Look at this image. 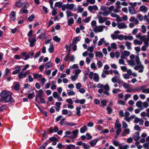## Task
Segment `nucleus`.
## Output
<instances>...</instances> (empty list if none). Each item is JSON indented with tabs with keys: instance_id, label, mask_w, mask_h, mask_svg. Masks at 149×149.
<instances>
[{
	"instance_id": "1",
	"label": "nucleus",
	"mask_w": 149,
	"mask_h": 149,
	"mask_svg": "<svg viewBox=\"0 0 149 149\" xmlns=\"http://www.w3.org/2000/svg\"><path fill=\"white\" fill-rule=\"evenodd\" d=\"M130 60L128 62L129 64L133 66H135L136 64H139L140 62L139 56H136L135 57V55L133 54H132L130 56Z\"/></svg>"
},
{
	"instance_id": "2",
	"label": "nucleus",
	"mask_w": 149,
	"mask_h": 149,
	"mask_svg": "<svg viewBox=\"0 0 149 149\" xmlns=\"http://www.w3.org/2000/svg\"><path fill=\"white\" fill-rule=\"evenodd\" d=\"M136 106L138 107L140 109L142 110L144 108H147L149 106L148 103L146 102H142L141 101H139L136 104Z\"/></svg>"
},
{
	"instance_id": "3",
	"label": "nucleus",
	"mask_w": 149,
	"mask_h": 149,
	"mask_svg": "<svg viewBox=\"0 0 149 149\" xmlns=\"http://www.w3.org/2000/svg\"><path fill=\"white\" fill-rule=\"evenodd\" d=\"M119 120L118 119H117L116 120L115 124V128L117 130V133L118 134L119 132H121V125L119 123Z\"/></svg>"
},
{
	"instance_id": "4",
	"label": "nucleus",
	"mask_w": 149,
	"mask_h": 149,
	"mask_svg": "<svg viewBox=\"0 0 149 149\" xmlns=\"http://www.w3.org/2000/svg\"><path fill=\"white\" fill-rule=\"evenodd\" d=\"M7 96L3 100L6 102H10L11 103L14 102V100L11 97V94L10 92L8 94H7Z\"/></svg>"
},
{
	"instance_id": "5",
	"label": "nucleus",
	"mask_w": 149,
	"mask_h": 149,
	"mask_svg": "<svg viewBox=\"0 0 149 149\" xmlns=\"http://www.w3.org/2000/svg\"><path fill=\"white\" fill-rule=\"evenodd\" d=\"M104 26H95L94 28L93 31L96 33L102 32L103 31Z\"/></svg>"
},
{
	"instance_id": "6",
	"label": "nucleus",
	"mask_w": 149,
	"mask_h": 149,
	"mask_svg": "<svg viewBox=\"0 0 149 149\" xmlns=\"http://www.w3.org/2000/svg\"><path fill=\"white\" fill-rule=\"evenodd\" d=\"M10 92L9 91H6L4 90L2 91L0 94V96L1 97L3 100V99L7 96V94H8Z\"/></svg>"
},
{
	"instance_id": "7",
	"label": "nucleus",
	"mask_w": 149,
	"mask_h": 149,
	"mask_svg": "<svg viewBox=\"0 0 149 149\" xmlns=\"http://www.w3.org/2000/svg\"><path fill=\"white\" fill-rule=\"evenodd\" d=\"M44 93V92L42 89H40L38 91V93L36 94L35 98V101L37 102V100L38 97L39 98L42 97V95Z\"/></svg>"
},
{
	"instance_id": "8",
	"label": "nucleus",
	"mask_w": 149,
	"mask_h": 149,
	"mask_svg": "<svg viewBox=\"0 0 149 149\" xmlns=\"http://www.w3.org/2000/svg\"><path fill=\"white\" fill-rule=\"evenodd\" d=\"M28 41L30 43V46L31 47H32L34 46V44L36 41V38H31L30 37L28 38Z\"/></svg>"
},
{
	"instance_id": "9",
	"label": "nucleus",
	"mask_w": 149,
	"mask_h": 149,
	"mask_svg": "<svg viewBox=\"0 0 149 149\" xmlns=\"http://www.w3.org/2000/svg\"><path fill=\"white\" fill-rule=\"evenodd\" d=\"M68 9L70 10H74V11L77 10L76 7L75 5L73 3L69 4L68 3Z\"/></svg>"
},
{
	"instance_id": "10",
	"label": "nucleus",
	"mask_w": 149,
	"mask_h": 149,
	"mask_svg": "<svg viewBox=\"0 0 149 149\" xmlns=\"http://www.w3.org/2000/svg\"><path fill=\"white\" fill-rule=\"evenodd\" d=\"M117 26L119 29H126L127 27V25L123 22L117 23Z\"/></svg>"
},
{
	"instance_id": "11",
	"label": "nucleus",
	"mask_w": 149,
	"mask_h": 149,
	"mask_svg": "<svg viewBox=\"0 0 149 149\" xmlns=\"http://www.w3.org/2000/svg\"><path fill=\"white\" fill-rule=\"evenodd\" d=\"M99 138H97L94 139L93 140H92L91 141L89 142V144H90V146L91 147H93L95 146L97 142L99 141L100 140Z\"/></svg>"
},
{
	"instance_id": "12",
	"label": "nucleus",
	"mask_w": 149,
	"mask_h": 149,
	"mask_svg": "<svg viewBox=\"0 0 149 149\" xmlns=\"http://www.w3.org/2000/svg\"><path fill=\"white\" fill-rule=\"evenodd\" d=\"M16 13L14 11H12L11 12L10 15V21L12 22L14 21L15 19Z\"/></svg>"
},
{
	"instance_id": "13",
	"label": "nucleus",
	"mask_w": 149,
	"mask_h": 149,
	"mask_svg": "<svg viewBox=\"0 0 149 149\" xmlns=\"http://www.w3.org/2000/svg\"><path fill=\"white\" fill-rule=\"evenodd\" d=\"M103 85L101 84L100 83L98 84L97 86V87L98 88H100L98 90V92L100 94H102L103 92Z\"/></svg>"
},
{
	"instance_id": "14",
	"label": "nucleus",
	"mask_w": 149,
	"mask_h": 149,
	"mask_svg": "<svg viewBox=\"0 0 149 149\" xmlns=\"http://www.w3.org/2000/svg\"><path fill=\"white\" fill-rule=\"evenodd\" d=\"M78 132L79 130L78 129H76L71 132V138L74 139L77 137Z\"/></svg>"
},
{
	"instance_id": "15",
	"label": "nucleus",
	"mask_w": 149,
	"mask_h": 149,
	"mask_svg": "<svg viewBox=\"0 0 149 149\" xmlns=\"http://www.w3.org/2000/svg\"><path fill=\"white\" fill-rule=\"evenodd\" d=\"M88 9L90 12H92L93 10H98V8L95 5H93V6H88Z\"/></svg>"
},
{
	"instance_id": "16",
	"label": "nucleus",
	"mask_w": 149,
	"mask_h": 149,
	"mask_svg": "<svg viewBox=\"0 0 149 149\" xmlns=\"http://www.w3.org/2000/svg\"><path fill=\"white\" fill-rule=\"evenodd\" d=\"M146 87L145 86H142L140 87V89L142 90V92L143 93H149V88H144Z\"/></svg>"
},
{
	"instance_id": "17",
	"label": "nucleus",
	"mask_w": 149,
	"mask_h": 149,
	"mask_svg": "<svg viewBox=\"0 0 149 149\" xmlns=\"http://www.w3.org/2000/svg\"><path fill=\"white\" fill-rule=\"evenodd\" d=\"M120 33L119 31H116L114 32L113 34H112L111 35V37L113 40L117 39L118 34Z\"/></svg>"
},
{
	"instance_id": "18",
	"label": "nucleus",
	"mask_w": 149,
	"mask_h": 149,
	"mask_svg": "<svg viewBox=\"0 0 149 149\" xmlns=\"http://www.w3.org/2000/svg\"><path fill=\"white\" fill-rule=\"evenodd\" d=\"M125 129L122 134V136H125L126 134H129L130 133V130L129 129L126 128Z\"/></svg>"
},
{
	"instance_id": "19",
	"label": "nucleus",
	"mask_w": 149,
	"mask_h": 149,
	"mask_svg": "<svg viewBox=\"0 0 149 149\" xmlns=\"http://www.w3.org/2000/svg\"><path fill=\"white\" fill-rule=\"evenodd\" d=\"M140 10L144 13H145L148 11L147 8L144 5L141 6L139 8Z\"/></svg>"
},
{
	"instance_id": "20",
	"label": "nucleus",
	"mask_w": 149,
	"mask_h": 149,
	"mask_svg": "<svg viewBox=\"0 0 149 149\" xmlns=\"http://www.w3.org/2000/svg\"><path fill=\"white\" fill-rule=\"evenodd\" d=\"M129 11L130 14L134 15L136 13V11L132 6H129Z\"/></svg>"
},
{
	"instance_id": "21",
	"label": "nucleus",
	"mask_w": 149,
	"mask_h": 149,
	"mask_svg": "<svg viewBox=\"0 0 149 149\" xmlns=\"http://www.w3.org/2000/svg\"><path fill=\"white\" fill-rule=\"evenodd\" d=\"M98 18L99 19V22L101 24L104 23L107 20L106 18L100 16L98 17Z\"/></svg>"
},
{
	"instance_id": "22",
	"label": "nucleus",
	"mask_w": 149,
	"mask_h": 149,
	"mask_svg": "<svg viewBox=\"0 0 149 149\" xmlns=\"http://www.w3.org/2000/svg\"><path fill=\"white\" fill-rule=\"evenodd\" d=\"M86 102V100L84 99L79 100L77 99L75 100V102L76 103H80L81 104H83Z\"/></svg>"
},
{
	"instance_id": "23",
	"label": "nucleus",
	"mask_w": 149,
	"mask_h": 149,
	"mask_svg": "<svg viewBox=\"0 0 149 149\" xmlns=\"http://www.w3.org/2000/svg\"><path fill=\"white\" fill-rule=\"evenodd\" d=\"M15 70L13 71L12 72L13 74H15L18 73H19L21 69V68L19 67H16L15 68Z\"/></svg>"
},
{
	"instance_id": "24",
	"label": "nucleus",
	"mask_w": 149,
	"mask_h": 149,
	"mask_svg": "<svg viewBox=\"0 0 149 149\" xmlns=\"http://www.w3.org/2000/svg\"><path fill=\"white\" fill-rule=\"evenodd\" d=\"M88 128L86 125H84L80 129V132L81 133H84L87 131Z\"/></svg>"
},
{
	"instance_id": "25",
	"label": "nucleus",
	"mask_w": 149,
	"mask_h": 149,
	"mask_svg": "<svg viewBox=\"0 0 149 149\" xmlns=\"http://www.w3.org/2000/svg\"><path fill=\"white\" fill-rule=\"evenodd\" d=\"M67 18H68L69 17H72L73 16V14L69 10H67L66 12Z\"/></svg>"
},
{
	"instance_id": "26",
	"label": "nucleus",
	"mask_w": 149,
	"mask_h": 149,
	"mask_svg": "<svg viewBox=\"0 0 149 149\" xmlns=\"http://www.w3.org/2000/svg\"><path fill=\"white\" fill-rule=\"evenodd\" d=\"M93 79L95 82H98L99 81V76L96 73L94 74L93 76Z\"/></svg>"
},
{
	"instance_id": "27",
	"label": "nucleus",
	"mask_w": 149,
	"mask_h": 149,
	"mask_svg": "<svg viewBox=\"0 0 149 149\" xmlns=\"http://www.w3.org/2000/svg\"><path fill=\"white\" fill-rule=\"evenodd\" d=\"M50 45L49 48L48 49V51L49 53H52L54 50V48L53 47V44L52 43L50 42Z\"/></svg>"
},
{
	"instance_id": "28",
	"label": "nucleus",
	"mask_w": 149,
	"mask_h": 149,
	"mask_svg": "<svg viewBox=\"0 0 149 149\" xmlns=\"http://www.w3.org/2000/svg\"><path fill=\"white\" fill-rule=\"evenodd\" d=\"M68 21V25H71L73 24L74 22V20L72 17H70L69 19H67Z\"/></svg>"
},
{
	"instance_id": "29",
	"label": "nucleus",
	"mask_w": 149,
	"mask_h": 149,
	"mask_svg": "<svg viewBox=\"0 0 149 149\" xmlns=\"http://www.w3.org/2000/svg\"><path fill=\"white\" fill-rule=\"evenodd\" d=\"M112 143L113 144L116 146H118L119 148V146H120L121 144H123V143L120 144L118 141L115 140H113L112 141Z\"/></svg>"
},
{
	"instance_id": "30",
	"label": "nucleus",
	"mask_w": 149,
	"mask_h": 149,
	"mask_svg": "<svg viewBox=\"0 0 149 149\" xmlns=\"http://www.w3.org/2000/svg\"><path fill=\"white\" fill-rule=\"evenodd\" d=\"M52 65V63L51 61H49L46 63L45 65V68L47 69L50 68Z\"/></svg>"
},
{
	"instance_id": "31",
	"label": "nucleus",
	"mask_w": 149,
	"mask_h": 149,
	"mask_svg": "<svg viewBox=\"0 0 149 149\" xmlns=\"http://www.w3.org/2000/svg\"><path fill=\"white\" fill-rule=\"evenodd\" d=\"M34 78V79H36L38 78H41L42 77V75L41 74H39L38 73L37 74H33Z\"/></svg>"
},
{
	"instance_id": "32",
	"label": "nucleus",
	"mask_w": 149,
	"mask_h": 149,
	"mask_svg": "<svg viewBox=\"0 0 149 149\" xmlns=\"http://www.w3.org/2000/svg\"><path fill=\"white\" fill-rule=\"evenodd\" d=\"M23 72H22V71L21 72H19L18 74V78L19 79H22L26 77L23 74Z\"/></svg>"
},
{
	"instance_id": "33",
	"label": "nucleus",
	"mask_w": 149,
	"mask_h": 149,
	"mask_svg": "<svg viewBox=\"0 0 149 149\" xmlns=\"http://www.w3.org/2000/svg\"><path fill=\"white\" fill-rule=\"evenodd\" d=\"M108 101L107 99H103L101 101V102L103 107H104L107 105V102Z\"/></svg>"
},
{
	"instance_id": "34",
	"label": "nucleus",
	"mask_w": 149,
	"mask_h": 149,
	"mask_svg": "<svg viewBox=\"0 0 149 149\" xmlns=\"http://www.w3.org/2000/svg\"><path fill=\"white\" fill-rule=\"evenodd\" d=\"M95 56L96 57H102L103 56V55L102 52L100 51L96 52L95 53Z\"/></svg>"
},
{
	"instance_id": "35",
	"label": "nucleus",
	"mask_w": 149,
	"mask_h": 149,
	"mask_svg": "<svg viewBox=\"0 0 149 149\" xmlns=\"http://www.w3.org/2000/svg\"><path fill=\"white\" fill-rule=\"evenodd\" d=\"M131 43L130 42L127 41L125 42V45L127 46L128 49H131Z\"/></svg>"
},
{
	"instance_id": "36",
	"label": "nucleus",
	"mask_w": 149,
	"mask_h": 149,
	"mask_svg": "<svg viewBox=\"0 0 149 149\" xmlns=\"http://www.w3.org/2000/svg\"><path fill=\"white\" fill-rule=\"evenodd\" d=\"M118 77L117 76H115L114 77H112L111 79L112 82L113 83H117Z\"/></svg>"
},
{
	"instance_id": "37",
	"label": "nucleus",
	"mask_w": 149,
	"mask_h": 149,
	"mask_svg": "<svg viewBox=\"0 0 149 149\" xmlns=\"http://www.w3.org/2000/svg\"><path fill=\"white\" fill-rule=\"evenodd\" d=\"M125 40H132L133 39V37L132 36H125Z\"/></svg>"
},
{
	"instance_id": "38",
	"label": "nucleus",
	"mask_w": 149,
	"mask_h": 149,
	"mask_svg": "<svg viewBox=\"0 0 149 149\" xmlns=\"http://www.w3.org/2000/svg\"><path fill=\"white\" fill-rule=\"evenodd\" d=\"M103 89L106 91H109V87L108 84H106L105 85L103 86Z\"/></svg>"
},
{
	"instance_id": "39",
	"label": "nucleus",
	"mask_w": 149,
	"mask_h": 149,
	"mask_svg": "<svg viewBox=\"0 0 149 149\" xmlns=\"http://www.w3.org/2000/svg\"><path fill=\"white\" fill-rule=\"evenodd\" d=\"M133 42L134 44L135 45H141L142 43V41H139L136 39L134 40Z\"/></svg>"
},
{
	"instance_id": "40",
	"label": "nucleus",
	"mask_w": 149,
	"mask_h": 149,
	"mask_svg": "<svg viewBox=\"0 0 149 149\" xmlns=\"http://www.w3.org/2000/svg\"><path fill=\"white\" fill-rule=\"evenodd\" d=\"M53 40L54 41L57 42H59L61 40V39L58 38L57 36H55L53 38Z\"/></svg>"
},
{
	"instance_id": "41",
	"label": "nucleus",
	"mask_w": 149,
	"mask_h": 149,
	"mask_svg": "<svg viewBox=\"0 0 149 149\" xmlns=\"http://www.w3.org/2000/svg\"><path fill=\"white\" fill-rule=\"evenodd\" d=\"M62 4V3L61 2H58L56 3L55 5L56 7H58V8H59L61 7Z\"/></svg>"
},
{
	"instance_id": "42",
	"label": "nucleus",
	"mask_w": 149,
	"mask_h": 149,
	"mask_svg": "<svg viewBox=\"0 0 149 149\" xmlns=\"http://www.w3.org/2000/svg\"><path fill=\"white\" fill-rule=\"evenodd\" d=\"M120 91L121 90L120 89L113 88V89L112 90V92L113 94H116Z\"/></svg>"
},
{
	"instance_id": "43",
	"label": "nucleus",
	"mask_w": 149,
	"mask_h": 149,
	"mask_svg": "<svg viewBox=\"0 0 149 149\" xmlns=\"http://www.w3.org/2000/svg\"><path fill=\"white\" fill-rule=\"evenodd\" d=\"M81 107H78L76 108V110L77 111V112L76 113V114L78 116H80V110L81 109Z\"/></svg>"
},
{
	"instance_id": "44",
	"label": "nucleus",
	"mask_w": 149,
	"mask_h": 149,
	"mask_svg": "<svg viewBox=\"0 0 149 149\" xmlns=\"http://www.w3.org/2000/svg\"><path fill=\"white\" fill-rule=\"evenodd\" d=\"M141 29H142L141 32L143 33H145L147 31L146 28L144 25H143L141 26Z\"/></svg>"
},
{
	"instance_id": "45",
	"label": "nucleus",
	"mask_w": 149,
	"mask_h": 149,
	"mask_svg": "<svg viewBox=\"0 0 149 149\" xmlns=\"http://www.w3.org/2000/svg\"><path fill=\"white\" fill-rule=\"evenodd\" d=\"M122 144H121L120 146H119V149H127L129 148V146L127 145H125L123 146H121Z\"/></svg>"
},
{
	"instance_id": "46",
	"label": "nucleus",
	"mask_w": 149,
	"mask_h": 149,
	"mask_svg": "<svg viewBox=\"0 0 149 149\" xmlns=\"http://www.w3.org/2000/svg\"><path fill=\"white\" fill-rule=\"evenodd\" d=\"M15 4L17 7L20 8L22 6L23 3L20 1H18L16 2Z\"/></svg>"
},
{
	"instance_id": "47",
	"label": "nucleus",
	"mask_w": 149,
	"mask_h": 149,
	"mask_svg": "<svg viewBox=\"0 0 149 149\" xmlns=\"http://www.w3.org/2000/svg\"><path fill=\"white\" fill-rule=\"evenodd\" d=\"M65 125L67 126L70 125L71 126H73L76 125V124L73 123L72 122H66L65 123Z\"/></svg>"
},
{
	"instance_id": "48",
	"label": "nucleus",
	"mask_w": 149,
	"mask_h": 149,
	"mask_svg": "<svg viewBox=\"0 0 149 149\" xmlns=\"http://www.w3.org/2000/svg\"><path fill=\"white\" fill-rule=\"evenodd\" d=\"M91 68L95 70H97V68L95 65V63L94 62H93L91 64Z\"/></svg>"
},
{
	"instance_id": "49",
	"label": "nucleus",
	"mask_w": 149,
	"mask_h": 149,
	"mask_svg": "<svg viewBox=\"0 0 149 149\" xmlns=\"http://www.w3.org/2000/svg\"><path fill=\"white\" fill-rule=\"evenodd\" d=\"M136 17L140 21H142L143 19V16L140 14H138L136 16Z\"/></svg>"
},
{
	"instance_id": "50",
	"label": "nucleus",
	"mask_w": 149,
	"mask_h": 149,
	"mask_svg": "<svg viewBox=\"0 0 149 149\" xmlns=\"http://www.w3.org/2000/svg\"><path fill=\"white\" fill-rule=\"evenodd\" d=\"M104 38H101L100 40L98 41V45L99 46H100L102 45L103 43H104Z\"/></svg>"
},
{
	"instance_id": "51",
	"label": "nucleus",
	"mask_w": 149,
	"mask_h": 149,
	"mask_svg": "<svg viewBox=\"0 0 149 149\" xmlns=\"http://www.w3.org/2000/svg\"><path fill=\"white\" fill-rule=\"evenodd\" d=\"M65 133L66 136L71 138V132L70 131H67Z\"/></svg>"
},
{
	"instance_id": "52",
	"label": "nucleus",
	"mask_w": 149,
	"mask_h": 149,
	"mask_svg": "<svg viewBox=\"0 0 149 149\" xmlns=\"http://www.w3.org/2000/svg\"><path fill=\"white\" fill-rule=\"evenodd\" d=\"M119 84L121 85L124 84L123 81L120 79V77H118V81L117 82Z\"/></svg>"
},
{
	"instance_id": "53",
	"label": "nucleus",
	"mask_w": 149,
	"mask_h": 149,
	"mask_svg": "<svg viewBox=\"0 0 149 149\" xmlns=\"http://www.w3.org/2000/svg\"><path fill=\"white\" fill-rule=\"evenodd\" d=\"M122 127L123 129H126L128 127L127 124L125 121L122 122Z\"/></svg>"
},
{
	"instance_id": "54",
	"label": "nucleus",
	"mask_w": 149,
	"mask_h": 149,
	"mask_svg": "<svg viewBox=\"0 0 149 149\" xmlns=\"http://www.w3.org/2000/svg\"><path fill=\"white\" fill-rule=\"evenodd\" d=\"M117 103L119 104L122 105H125V102L122 100H118Z\"/></svg>"
},
{
	"instance_id": "55",
	"label": "nucleus",
	"mask_w": 149,
	"mask_h": 149,
	"mask_svg": "<svg viewBox=\"0 0 149 149\" xmlns=\"http://www.w3.org/2000/svg\"><path fill=\"white\" fill-rule=\"evenodd\" d=\"M61 7L62 10L63 11H65L66 9H68V3L66 4H62Z\"/></svg>"
},
{
	"instance_id": "56",
	"label": "nucleus",
	"mask_w": 149,
	"mask_h": 149,
	"mask_svg": "<svg viewBox=\"0 0 149 149\" xmlns=\"http://www.w3.org/2000/svg\"><path fill=\"white\" fill-rule=\"evenodd\" d=\"M111 48L113 49H116L117 48V45L116 44L114 43L113 42L111 44Z\"/></svg>"
},
{
	"instance_id": "57",
	"label": "nucleus",
	"mask_w": 149,
	"mask_h": 149,
	"mask_svg": "<svg viewBox=\"0 0 149 149\" xmlns=\"http://www.w3.org/2000/svg\"><path fill=\"white\" fill-rule=\"evenodd\" d=\"M78 75H77L74 74L71 77V79L72 81H75L78 78Z\"/></svg>"
},
{
	"instance_id": "58",
	"label": "nucleus",
	"mask_w": 149,
	"mask_h": 149,
	"mask_svg": "<svg viewBox=\"0 0 149 149\" xmlns=\"http://www.w3.org/2000/svg\"><path fill=\"white\" fill-rule=\"evenodd\" d=\"M110 13V11L107 10H104L102 13V15L104 16H107Z\"/></svg>"
},
{
	"instance_id": "59",
	"label": "nucleus",
	"mask_w": 149,
	"mask_h": 149,
	"mask_svg": "<svg viewBox=\"0 0 149 149\" xmlns=\"http://www.w3.org/2000/svg\"><path fill=\"white\" fill-rule=\"evenodd\" d=\"M102 63L101 61H99L97 63V65L98 68H100L102 66Z\"/></svg>"
},
{
	"instance_id": "60",
	"label": "nucleus",
	"mask_w": 149,
	"mask_h": 149,
	"mask_svg": "<svg viewBox=\"0 0 149 149\" xmlns=\"http://www.w3.org/2000/svg\"><path fill=\"white\" fill-rule=\"evenodd\" d=\"M86 136L87 139L88 140L91 139L92 137V136L91 135V134L88 133H87L86 134Z\"/></svg>"
},
{
	"instance_id": "61",
	"label": "nucleus",
	"mask_w": 149,
	"mask_h": 149,
	"mask_svg": "<svg viewBox=\"0 0 149 149\" xmlns=\"http://www.w3.org/2000/svg\"><path fill=\"white\" fill-rule=\"evenodd\" d=\"M75 148V146L72 144H70L68 145L67 147V149H72V148L74 149Z\"/></svg>"
},
{
	"instance_id": "62",
	"label": "nucleus",
	"mask_w": 149,
	"mask_h": 149,
	"mask_svg": "<svg viewBox=\"0 0 149 149\" xmlns=\"http://www.w3.org/2000/svg\"><path fill=\"white\" fill-rule=\"evenodd\" d=\"M125 36H123V35H118L117 39H118L120 40H122L123 39L125 40Z\"/></svg>"
},
{
	"instance_id": "63",
	"label": "nucleus",
	"mask_w": 149,
	"mask_h": 149,
	"mask_svg": "<svg viewBox=\"0 0 149 149\" xmlns=\"http://www.w3.org/2000/svg\"><path fill=\"white\" fill-rule=\"evenodd\" d=\"M123 78L125 79H129L130 75L128 74H123Z\"/></svg>"
},
{
	"instance_id": "64",
	"label": "nucleus",
	"mask_w": 149,
	"mask_h": 149,
	"mask_svg": "<svg viewBox=\"0 0 149 149\" xmlns=\"http://www.w3.org/2000/svg\"><path fill=\"white\" fill-rule=\"evenodd\" d=\"M47 144L48 143H45L39 148V149H45Z\"/></svg>"
}]
</instances>
